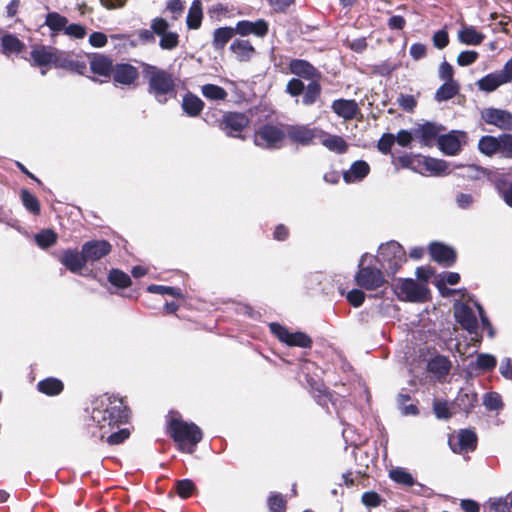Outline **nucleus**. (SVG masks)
Wrapping results in <instances>:
<instances>
[{"label":"nucleus","mask_w":512,"mask_h":512,"mask_svg":"<svg viewBox=\"0 0 512 512\" xmlns=\"http://www.w3.org/2000/svg\"><path fill=\"white\" fill-rule=\"evenodd\" d=\"M128 416V409L122 398L104 394L92 402L88 429L92 436L102 440L106 434L126 423Z\"/></svg>","instance_id":"obj_1"},{"label":"nucleus","mask_w":512,"mask_h":512,"mask_svg":"<svg viewBox=\"0 0 512 512\" xmlns=\"http://www.w3.org/2000/svg\"><path fill=\"white\" fill-rule=\"evenodd\" d=\"M30 55L35 66L46 67L55 65L79 74H83L86 71V64L84 62L53 47L35 46Z\"/></svg>","instance_id":"obj_2"},{"label":"nucleus","mask_w":512,"mask_h":512,"mask_svg":"<svg viewBox=\"0 0 512 512\" xmlns=\"http://www.w3.org/2000/svg\"><path fill=\"white\" fill-rule=\"evenodd\" d=\"M144 75L148 79L149 93L159 103H166L169 98L175 96L176 79L171 73L156 66L146 65Z\"/></svg>","instance_id":"obj_3"},{"label":"nucleus","mask_w":512,"mask_h":512,"mask_svg":"<svg viewBox=\"0 0 512 512\" xmlns=\"http://www.w3.org/2000/svg\"><path fill=\"white\" fill-rule=\"evenodd\" d=\"M169 430L179 449L186 453H193L202 439V432L196 424L177 417L172 416L169 420Z\"/></svg>","instance_id":"obj_4"},{"label":"nucleus","mask_w":512,"mask_h":512,"mask_svg":"<svg viewBox=\"0 0 512 512\" xmlns=\"http://www.w3.org/2000/svg\"><path fill=\"white\" fill-rule=\"evenodd\" d=\"M405 260V252L399 243L391 241L379 247L377 261L389 274H395Z\"/></svg>","instance_id":"obj_5"},{"label":"nucleus","mask_w":512,"mask_h":512,"mask_svg":"<svg viewBox=\"0 0 512 512\" xmlns=\"http://www.w3.org/2000/svg\"><path fill=\"white\" fill-rule=\"evenodd\" d=\"M394 291L398 298L409 302H423L429 294L425 283L413 279H399L394 285Z\"/></svg>","instance_id":"obj_6"},{"label":"nucleus","mask_w":512,"mask_h":512,"mask_svg":"<svg viewBox=\"0 0 512 512\" xmlns=\"http://www.w3.org/2000/svg\"><path fill=\"white\" fill-rule=\"evenodd\" d=\"M285 137L286 132L282 126L267 124L255 132L254 143L260 148L278 149L282 146Z\"/></svg>","instance_id":"obj_7"},{"label":"nucleus","mask_w":512,"mask_h":512,"mask_svg":"<svg viewBox=\"0 0 512 512\" xmlns=\"http://www.w3.org/2000/svg\"><path fill=\"white\" fill-rule=\"evenodd\" d=\"M270 331L288 346H298L301 348H309L312 344L311 338L303 332H290L285 326L279 322L269 323Z\"/></svg>","instance_id":"obj_8"},{"label":"nucleus","mask_w":512,"mask_h":512,"mask_svg":"<svg viewBox=\"0 0 512 512\" xmlns=\"http://www.w3.org/2000/svg\"><path fill=\"white\" fill-rule=\"evenodd\" d=\"M355 281L361 288L376 290L384 285L385 278L381 269L375 267H360L355 275Z\"/></svg>","instance_id":"obj_9"},{"label":"nucleus","mask_w":512,"mask_h":512,"mask_svg":"<svg viewBox=\"0 0 512 512\" xmlns=\"http://www.w3.org/2000/svg\"><path fill=\"white\" fill-rule=\"evenodd\" d=\"M169 23L160 17H157L151 22V29L153 32L160 36L159 45L164 50H172L178 46L179 36L175 32L168 31Z\"/></svg>","instance_id":"obj_10"},{"label":"nucleus","mask_w":512,"mask_h":512,"mask_svg":"<svg viewBox=\"0 0 512 512\" xmlns=\"http://www.w3.org/2000/svg\"><path fill=\"white\" fill-rule=\"evenodd\" d=\"M455 320H488L484 315L483 308L474 299L454 304Z\"/></svg>","instance_id":"obj_11"},{"label":"nucleus","mask_w":512,"mask_h":512,"mask_svg":"<svg viewBox=\"0 0 512 512\" xmlns=\"http://www.w3.org/2000/svg\"><path fill=\"white\" fill-rule=\"evenodd\" d=\"M467 136L462 131H451L448 134L438 137L439 149L446 155H456L461 151V148L466 144Z\"/></svg>","instance_id":"obj_12"},{"label":"nucleus","mask_w":512,"mask_h":512,"mask_svg":"<svg viewBox=\"0 0 512 512\" xmlns=\"http://www.w3.org/2000/svg\"><path fill=\"white\" fill-rule=\"evenodd\" d=\"M477 436L471 430H461L449 438V446L455 453L464 454L476 448Z\"/></svg>","instance_id":"obj_13"},{"label":"nucleus","mask_w":512,"mask_h":512,"mask_svg":"<svg viewBox=\"0 0 512 512\" xmlns=\"http://www.w3.org/2000/svg\"><path fill=\"white\" fill-rule=\"evenodd\" d=\"M248 124L249 119L245 114L230 112L224 115L221 126L227 135L240 137V133Z\"/></svg>","instance_id":"obj_14"},{"label":"nucleus","mask_w":512,"mask_h":512,"mask_svg":"<svg viewBox=\"0 0 512 512\" xmlns=\"http://www.w3.org/2000/svg\"><path fill=\"white\" fill-rule=\"evenodd\" d=\"M235 27L236 34L242 37L254 35L263 38L269 31V24L264 19H258L256 21L241 20L236 23Z\"/></svg>","instance_id":"obj_15"},{"label":"nucleus","mask_w":512,"mask_h":512,"mask_svg":"<svg viewBox=\"0 0 512 512\" xmlns=\"http://www.w3.org/2000/svg\"><path fill=\"white\" fill-rule=\"evenodd\" d=\"M321 129L310 128L305 125H294L287 128L286 135L296 143L308 145L314 139H318Z\"/></svg>","instance_id":"obj_16"},{"label":"nucleus","mask_w":512,"mask_h":512,"mask_svg":"<svg viewBox=\"0 0 512 512\" xmlns=\"http://www.w3.org/2000/svg\"><path fill=\"white\" fill-rule=\"evenodd\" d=\"M482 118L487 124L503 130H512V114L500 109L488 108L482 111Z\"/></svg>","instance_id":"obj_17"},{"label":"nucleus","mask_w":512,"mask_h":512,"mask_svg":"<svg viewBox=\"0 0 512 512\" xmlns=\"http://www.w3.org/2000/svg\"><path fill=\"white\" fill-rule=\"evenodd\" d=\"M82 250L87 263L95 262L110 253L111 245L105 240H93L86 242Z\"/></svg>","instance_id":"obj_18"},{"label":"nucleus","mask_w":512,"mask_h":512,"mask_svg":"<svg viewBox=\"0 0 512 512\" xmlns=\"http://www.w3.org/2000/svg\"><path fill=\"white\" fill-rule=\"evenodd\" d=\"M419 166L423 170L422 174L429 173L434 176H442L451 172L449 163L432 157L421 156V159H419Z\"/></svg>","instance_id":"obj_19"},{"label":"nucleus","mask_w":512,"mask_h":512,"mask_svg":"<svg viewBox=\"0 0 512 512\" xmlns=\"http://www.w3.org/2000/svg\"><path fill=\"white\" fill-rule=\"evenodd\" d=\"M429 252L431 257L435 261L445 266H451L455 262V251L452 248L441 243H432L429 246Z\"/></svg>","instance_id":"obj_20"},{"label":"nucleus","mask_w":512,"mask_h":512,"mask_svg":"<svg viewBox=\"0 0 512 512\" xmlns=\"http://www.w3.org/2000/svg\"><path fill=\"white\" fill-rule=\"evenodd\" d=\"M370 172V166L366 161L357 160L350 168L343 172V179L346 183L362 181Z\"/></svg>","instance_id":"obj_21"},{"label":"nucleus","mask_w":512,"mask_h":512,"mask_svg":"<svg viewBox=\"0 0 512 512\" xmlns=\"http://www.w3.org/2000/svg\"><path fill=\"white\" fill-rule=\"evenodd\" d=\"M318 139L324 147L334 153L342 154L348 149V144L341 136L331 135L321 130Z\"/></svg>","instance_id":"obj_22"},{"label":"nucleus","mask_w":512,"mask_h":512,"mask_svg":"<svg viewBox=\"0 0 512 512\" xmlns=\"http://www.w3.org/2000/svg\"><path fill=\"white\" fill-rule=\"evenodd\" d=\"M61 263L71 272L76 273L83 269L87 261L84 258L83 250L81 252L66 250L61 257Z\"/></svg>","instance_id":"obj_23"},{"label":"nucleus","mask_w":512,"mask_h":512,"mask_svg":"<svg viewBox=\"0 0 512 512\" xmlns=\"http://www.w3.org/2000/svg\"><path fill=\"white\" fill-rule=\"evenodd\" d=\"M230 50L240 62L249 61L255 54V48L250 41L243 39H235L230 45Z\"/></svg>","instance_id":"obj_24"},{"label":"nucleus","mask_w":512,"mask_h":512,"mask_svg":"<svg viewBox=\"0 0 512 512\" xmlns=\"http://www.w3.org/2000/svg\"><path fill=\"white\" fill-rule=\"evenodd\" d=\"M113 78L116 83L130 85L138 78V71L132 65L118 64L113 69Z\"/></svg>","instance_id":"obj_25"},{"label":"nucleus","mask_w":512,"mask_h":512,"mask_svg":"<svg viewBox=\"0 0 512 512\" xmlns=\"http://www.w3.org/2000/svg\"><path fill=\"white\" fill-rule=\"evenodd\" d=\"M477 403V394L471 388H463L454 400V407L460 411L469 413Z\"/></svg>","instance_id":"obj_26"},{"label":"nucleus","mask_w":512,"mask_h":512,"mask_svg":"<svg viewBox=\"0 0 512 512\" xmlns=\"http://www.w3.org/2000/svg\"><path fill=\"white\" fill-rule=\"evenodd\" d=\"M332 110L344 119H352L358 111V105L354 100L339 99L332 103Z\"/></svg>","instance_id":"obj_27"},{"label":"nucleus","mask_w":512,"mask_h":512,"mask_svg":"<svg viewBox=\"0 0 512 512\" xmlns=\"http://www.w3.org/2000/svg\"><path fill=\"white\" fill-rule=\"evenodd\" d=\"M1 47L3 54L6 56L19 55L26 48L25 44L12 34L3 35L1 39Z\"/></svg>","instance_id":"obj_28"},{"label":"nucleus","mask_w":512,"mask_h":512,"mask_svg":"<svg viewBox=\"0 0 512 512\" xmlns=\"http://www.w3.org/2000/svg\"><path fill=\"white\" fill-rule=\"evenodd\" d=\"M484 38V34L478 32L474 26L463 25L458 31V40L465 45H479Z\"/></svg>","instance_id":"obj_29"},{"label":"nucleus","mask_w":512,"mask_h":512,"mask_svg":"<svg viewBox=\"0 0 512 512\" xmlns=\"http://www.w3.org/2000/svg\"><path fill=\"white\" fill-rule=\"evenodd\" d=\"M290 71L302 78L311 80L317 72L316 69L307 61L301 59H294L290 62Z\"/></svg>","instance_id":"obj_30"},{"label":"nucleus","mask_w":512,"mask_h":512,"mask_svg":"<svg viewBox=\"0 0 512 512\" xmlns=\"http://www.w3.org/2000/svg\"><path fill=\"white\" fill-rule=\"evenodd\" d=\"M507 83L505 78L503 77L501 72L490 73L483 78H481L477 85L480 90L486 92H492L496 90L499 86Z\"/></svg>","instance_id":"obj_31"},{"label":"nucleus","mask_w":512,"mask_h":512,"mask_svg":"<svg viewBox=\"0 0 512 512\" xmlns=\"http://www.w3.org/2000/svg\"><path fill=\"white\" fill-rule=\"evenodd\" d=\"M203 18V8L200 0H194L189 8L186 23L189 29H198Z\"/></svg>","instance_id":"obj_32"},{"label":"nucleus","mask_w":512,"mask_h":512,"mask_svg":"<svg viewBox=\"0 0 512 512\" xmlns=\"http://www.w3.org/2000/svg\"><path fill=\"white\" fill-rule=\"evenodd\" d=\"M440 130V126L426 123L415 130V135L420 138L423 145H430V143L438 137Z\"/></svg>","instance_id":"obj_33"},{"label":"nucleus","mask_w":512,"mask_h":512,"mask_svg":"<svg viewBox=\"0 0 512 512\" xmlns=\"http://www.w3.org/2000/svg\"><path fill=\"white\" fill-rule=\"evenodd\" d=\"M236 34V27L217 28L213 33V47L216 50L223 49L231 38Z\"/></svg>","instance_id":"obj_34"},{"label":"nucleus","mask_w":512,"mask_h":512,"mask_svg":"<svg viewBox=\"0 0 512 512\" xmlns=\"http://www.w3.org/2000/svg\"><path fill=\"white\" fill-rule=\"evenodd\" d=\"M461 326L471 335L472 341H479V329L486 330L490 338L494 336L491 322H459Z\"/></svg>","instance_id":"obj_35"},{"label":"nucleus","mask_w":512,"mask_h":512,"mask_svg":"<svg viewBox=\"0 0 512 512\" xmlns=\"http://www.w3.org/2000/svg\"><path fill=\"white\" fill-rule=\"evenodd\" d=\"M427 368L431 373L443 376L449 373L451 362L447 357L438 355L428 362Z\"/></svg>","instance_id":"obj_36"},{"label":"nucleus","mask_w":512,"mask_h":512,"mask_svg":"<svg viewBox=\"0 0 512 512\" xmlns=\"http://www.w3.org/2000/svg\"><path fill=\"white\" fill-rule=\"evenodd\" d=\"M90 67L93 73L101 76H108L113 71L111 60L102 55L95 56L90 62Z\"/></svg>","instance_id":"obj_37"},{"label":"nucleus","mask_w":512,"mask_h":512,"mask_svg":"<svg viewBox=\"0 0 512 512\" xmlns=\"http://www.w3.org/2000/svg\"><path fill=\"white\" fill-rule=\"evenodd\" d=\"M460 275L456 272H444L435 279V285L442 295L448 294L451 290L447 289L446 284L455 285L459 282Z\"/></svg>","instance_id":"obj_38"},{"label":"nucleus","mask_w":512,"mask_h":512,"mask_svg":"<svg viewBox=\"0 0 512 512\" xmlns=\"http://www.w3.org/2000/svg\"><path fill=\"white\" fill-rule=\"evenodd\" d=\"M38 390L46 395L53 396L63 390V383L57 378H46L37 384Z\"/></svg>","instance_id":"obj_39"},{"label":"nucleus","mask_w":512,"mask_h":512,"mask_svg":"<svg viewBox=\"0 0 512 512\" xmlns=\"http://www.w3.org/2000/svg\"><path fill=\"white\" fill-rule=\"evenodd\" d=\"M182 108L189 116L194 117L202 111L203 102L199 97L187 94L183 98Z\"/></svg>","instance_id":"obj_40"},{"label":"nucleus","mask_w":512,"mask_h":512,"mask_svg":"<svg viewBox=\"0 0 512 512\" xmlns=\"http://www.w3.org/2000/svg\"><path fill=\"white\" fill-rule=\"evenodd\" d=\"M459 92V85L456 81H447L439 87L435 93L438 102L447 101Z\"/></svg>","instance_id":"obj_41"},{"label":"nucleus","mask_w":512,"mask_h":512,"mask_svg":"<svg viewBox=\"0 0 512 512\" xmlns=\"http://www.w3.org/2000/svg\"><path fill=\"white\" fill-rule=\"evenodd\" d=\"M478 147L481 153L489 156L493 155L501 150L500 137L483 136L478 143Z\"/></svg>","instance_id":"obj_42"},{"label":"nucleus","mask_w":512,"mask_h":512,"mask_svg":"<svg viewBox=\"0 0 512 512\" xmlns=\"http://www.w3.org/2000/svg\"><path fill=\"white\" fill-rule=\"evenodd\" d=\"M389 477L394 482L404 486H412L415 483L412 474L402 467L391 469L389 471Z\"/></svg>","instance_id":"obj_43"},{"label":"nucleus","mask_w":512,"mask_h":512,"mask_svg":"<svg viewBox=\"0 0 512 512\" xmlns=\"http://www.w3.org/2000/svg\"><path fill=\"white\" fill-rule=\"evenodd\" d=\"M68 20L57 12H50L46 15L45 24L54 33L63 32Z\"/></svg>","instance_id":"obj_44"},{"label":"nucleus","mask_w":512,"mask_h":512,"mask_svg":"<svg viewBox=\"0 0 512 512\" xmlns=\"http://www.w3.org/2000/svg\"><path fill=\"white\" fill-rule=\"evenodd\" d=\"M204 97L210 100H224L227 97V92L220 86L214 84H206L201 88Z\"/></svg>","instance_id":"obj_45"},{"label":"nucleus","mask_w":512,"mask_h":512,"mask_svg":"<svg viewBox=\"0 0 512 512\" xmlns=\"http://www.w3.org/2000/svg\"><path fill=\"white\" fill-rule=\"evenodd\" d=\"M21 200L24 207L33 214H39L40 212V203L38 199L30 193L28 190L23 189L21 191Z\"/></svg>","instance_id":"obj_46"},{"label":"nucleus","mask_w":512,"mask_h":512,"mask_svg":"<svg viewBox=\"0 0 512 512\" xmlns=\"http://www.w3.org/2000/svg\"><path fill=\"white\" fill-rule=\"evenodd\" d=\"M35 241L39 247L45 249L56 243L57 235L54 231L46 229L35 235Z\"/></svg>","instance_id":"obj_47"},{"label":"nucleus","mask_w":512,"mask_h":512,"mask_svg":"<svg viewBox=\"0 0 512 512\" xmlns=\"http://www.w3.org/2000/svg\"><path fill=\"white\" fill-rule=\"evenodd\" d=\"M483 405L490 411H498L503 407L501 396L496 392L486 393L483 396Z\"/></svg>","instance_id":"obj_48"},{"label":"nucleus","mask_w":512,"mask_h":512,"mask_svg":"<svg viewBox=\"0 0 512 512\" xmlns=\"http://www.w3.org/2000/svg\"><path fill=\"white\" fill-rule=\"evenodd\" d=\"M321 87L316 81H312L305 89L302 102L304 105L313 104L320 95Z\"/></svg>","instance_id":"obj_49"},{"label":"nucleus","mask_w":512,"mask_h":512,"mask_svg":"<svg viewBox=\"0 0 512 512\" xmlns=\"http://www.w3.org/2000/svg\"><path fill=\"white\" fill-rule=\"evenodd\" d=\"M108 279L111 284L117 287L125 288L130 285V277L118 269L111 270Z\"/></svg>","instance_id":"obj_50"},{"label":"nucleus","mask_w":512,"mask_h":512,"mask_svg":"<svg viewBox=\"0 0 512 512\" xmlns=\"http://www.w3.org/2000/svg\"><path fill=\"white\" fill-rule=\"evenodd\" d=\"M419 159H421V155H403L398 157L397 161L404 168L423 173L422 168L419 166Z\"/></svg>","instance_id":"obj_51"},{"label":"nucleus","mask_w":512,"mask_h":512,"mask_svg":"<svg viewBox=\"0 0 512 512\" xmlns=\"http://www.w3.org/2000/svg\"><path fill=\"white\" fill-rule=\"evenodd\" d=\"M496 364V358L493 355L486 353L479 354L475 362L476 367L483 371L493 370Z\"/></svg>","instance_id":"obj_52"},{"label":"nucleus","mask_w":512,"mask_h":512,"mask_svg":"<svg viewBox=\"0 0 512 512\" xmlns=\"http://www.w3.org/2000/svg\"><path fill=\"white\" fill-rule=\"evenodd\" d=\"M194 490L195 485L189 479H183L176 482V492L183 499L190 497Z\"/></svg>","instance_id":"obj_53"},{"label":"nucleus","mask_w":512,"mask_h":512,"mask_svg":"<svg viewBox=\"0 0 512 512\" xmlns=\"http://www.w3.org/2000/svg\"><path fill=\"white\" fill-rule=\"evenodd\" d=\"M107 438L106 441L110 445H118L122 442H124L130 435V431L127 428H122L117 431H111L110 433L106 434Z\"/></svg>","instance_id":"obj_54"},{"label":"nucleus","mask_w":512,"mask_h":512,"mask_svg":"<svg viewBox=\"0 0 512 512\" xmlns=\"http://www.w3.org/2000/svg\"><path fill=\"white\" fill-rule=\"evenodd\" d=\"M64 34L75 39H82L86 35V28L81 24H66L64 30Z\"/></svg>","instance_id":"obj_55"},{"label":"nucleus","mask_w":512,"mask_h":512,"mask_svg":"<svg viewBox=\"0 0 512 512\" xmlns=\"http://www.w3.org/2000/svg\"><path fill=\"white\" fill-rule=\"evenodd\" d=\"M147 290L151 293H157V294H167L172 297H181L182 293L179 288L176 287H170V286H163V285H150Z\"/></svg>","instance_id":"obj_56"},{"label":"nucleus","mask_w":512,"mask_h":512,"mask_svg":"<svg viewBox=\"0 0 512 512\" xmlns=\"http://www.w3.org/2000/svg\"><path fill=\"white\" fill-rule=\"evenodd\" d=\"M433 410L437 418L448 419L452 416L450 407L446 401H434Z\"/></svg>","instance_id":"obj_57"},{"label":"nucleus","mask_w":512,"mask_h":512,"mask_svg":"<svg viewBox=\"0 0 512 512\" xmlns=\"http://www.w3.org/2000/svg\"><path fill=\"white\" fill-rule=\"evenodd\" d=\"M478 58L476 51H462L457 57V64L460 66H468L473 64Z\"/></svg>","instance_id":"obj_58"},{"label":"nucleus","mask_w":512,"mask_h":512,"mask_svg":"<svg viewBox=\"0 0 512 512\" xmlns=\"http://www.w3.org/2000/svg\"><path fill=\"white\" fill-rule=\"evenodd\" d=\"M285 500L280 494H273L268 499V506L272 512H281L285 509Z\"/></svg>","instance_id":"obj_59"},{"label":"nucleus","mask_w":512,"mask_h":512,"mask_svg":"<svg viewBox=\"0 0 512 512\" xmlns=\"http://www.w3.org/2000/svg\"><path fill=\"white\" fill-rule=\"evenodd\" d=\"M167 10L172 14V18L177 20L181 17L184 10V4L181 0H169Z\"/></svg>","instance_id":"obj_60"},{"label":"nucleus","mask_w":512,"mask_h":512,"mask_svg":"<svg viewBox=\"0 0 512 512\" xmlns=\"http://www.w3.org/2000/svg\"><path fill=\"white\" fill-rule=\"evenodd\" d=\"M395 142V136L392 134H384L378 142V149L387 154L390 152L392 145Z\"/></svg>","instance_id":"obj_61"},{"label":"nucleus","mask_w":512,"mask_h":512,"mask_svg":"<svg viewBox=\"0 0 512 512\" xmlns=\"http://www.w3.org/2000/svg\"><path fill=\"white\" fill-rule=\"evenodd\" d=\"M381 498L376 492H365L362 495V503L367 507H377L380 505Z\"/></svg>","instance_id":"obj_62"},{"label":"nucleus","mask_w":512,"mask_h":512,"mask_svg":"<svg viewBox=\"0 0 512 512\" xmlns=\"http://www.w3.org/2000/svg\"><path fill=\"white\" fill-rule=\"evenodd\" d=\"M449 43L448 33L445 30L437 31L433 36V44L438 49L445 48Z\"/></svg>","instance_id":"obj_63"},{"label":"nucleus","mask_w":512,"mask_h":512,"mask_svg":"<svg viewBox=\"0 0 512 512\" xmlns=\"http://www.w3.org/2000/svg\"><path fill=\"white\" fill-rule=\"evenodd\" d=\"M287 92L292 96L300 95L304 90V84L299 79H291L286 87Z\"/></svg>","instance_id":"obj_64"}]
</instances>
